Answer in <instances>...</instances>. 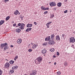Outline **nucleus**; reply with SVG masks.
<instances>
[{
	"mask_svg": "<svg viewBox=\"0 0 75 75\" xmlns=\"http://www.w3.org/2000/svg\"><path fill=\"white\" fill-rule=\"evenodd\" d=\"M1 48H2V49H3V48L4 47V49L5 50H7V49L8 48V45H7V44L6 43L1 44Z\"/></svg>",
	"mask_w": 75,
	"mask_h": 75,
	"instance_id": "obj_1",
	"label": "nucleus"
},
{
	"mask_svg": "<svg viewBox=\"0 0 75 75\" xmlns=\"http://www.w3.org/2000/svg\"><path fill=\"white\" fill-rule=\"evenodd\" d=\"M36 60H37V61L35 62L36 64H40L41 63V62L42 61V57H39L37 58Z\"/></svg>",
	"mask_w": 75,
	"mask_h": 75,
	"instance_id": "obj_2",
	"label": "nucleus"
},
{
	"mask_svg": "<svg viewBox=\"0 0 75 75\" xmlns=\"http://www.w3.org/2000/svg\"><path fill=\"white\" fill-rule=\"evenodd\" d=\"M69 41L70 42H72V43H74L75 42V39L74 37H72L70 38Z\"/></svg>",
	"mask_w": 75,
	"mask_h": 75,
	"instance_id": "obj_3",
	"label": "nucleus"
},
{
	"mask_svg": "<svg viewBox=\"0 0 75 75\" xmlns=\"http://www.w3.org/2000/svg\"><path fill=\"white\" fill-rule=\"evenodd\" d=\"M21 27H19L20 28L21 30H23L24 29L23 27H24V23H19V26Z\"/></svg>",
	"mask_w": 75,
	"mask_h": 75,
	"instance_id": "obj_4",
	"label": "nucleus"
},
{
	"mask_svg": "<svg viewBox=\"0 0 75 75\" xmlns=\"http://www.w3.org/2000/svg\"><path fill=\"white\" fill-rule=\"evenodd\" d=\"M51 40L52 41H55V39H54V34L51 35Z\"/></svg>",
	"mask_w": 75,
	"mask_h": 75,
	"instance_id": "obj_5",
	"label": "nucleus"
},
{
	"mask_svg": "<svg viewBox=\"0 0 75 75\" xmlns=\"http://www.w3.org/2000/svg\"><path fill=\"white\" fill-rule=\"evenodd\" d=\"M49 44L50 45H53L55 44V42L54 40H50L49 42Z\"/></svg>",
	"mask_w": 75,
	"mask_h": 75,
	"instance_id": "obj_6",
	"label": "nucleus"
},
{
	"mask_svg": "<svg viewBox=\"0 0 75 75\" xmlns=\"http://www.w3.org/2000/svg\"><path fill=\"white\" fill-rule=\"evenodd\" d=\"M56 40L57 41H60V38L59 35H58L56 36Z\"/></svg>",
	"mask_w": 75,
	"mask_h": 75,
	"instance_id": "obj_7",
	"label": "nucleus"
},
{
	"mask_svg": "<svg viewBox=\"0 0 75 75\" xmlns=\"http://www.w3.org/2000/svg\"><path fill=\"white\" fill-rule=\"evenodd\" d=\"M50 5L51 7L52 6H56V4L54 2H52L50 4Z\"/></svg>",
	"mask_w": 75,
	"mask_h": 75,
	"instance_id": "obj_8",
	"label": "nucleus"
},
{
	"mask_svg": "<svg viewBox=\"0 0 75 75\" xmlns=\"http://www.w3.org/2000/svg\"><path fill=\"white\" fill-rule=\"evenodd\" d=\"M45 41H51V38L50 36H48L45 39Z\"/></svg>",
	"mask_w": 75,
	"mask_h": 75,
	"instance_id": "obj_9",
	"label": "nucleus"
},
{
	"mask_svg": "<svg viewBox=\"0 0 75 75\" xmlns=\"http://www.w3.org/2000/svg\"><path fill=\"white\" fill-rule=\"evenodd\" d=\"M47 52V50L45 49H44L42 51V54H46Z\"/></svg>",
	"mask_w": 75,
	"mask_h": 75,
	"instance_id": "obj_10",
	"label": "nucleus"
},
{
	"mask_svg": "<svg viewBox=\"0 0 75 75\" xmlns=\"http://www.w3.org/2000/svg\"><path fill=\"white\" fill-rule=\"evenodd\" d=\"M9 65H10L9 63L7 62L5 64V67H6V68H8V67H9Z\"/></svg>",
	"mask_w": 75,
	"mask_h": 75,
	"instance_id": "obj_11",
	"label": "nucleus"
},
{
	"mask_svg": "<svg viewBox=\"0 0 75 75\" xmlns=\"http://www.w3.org/2000/svg\"><path fill=\"white\" fill-rule=\"evenodd\" d=\"M31 29H32V28H28L25 30V31L26 32H28V31H30V30H31Z\"/></svg>",
	"mask_w": 75,
	"mask_h": 75,
	"instance_id": "obj_12",
	"label": "nucleus"
},
{
	"mask_svg": "<svg viewBox=\"0 0 75 75\" xmlns=\"http://www.w3.org/2000/svg\"><path fill=\"white\" fill-rule=\"evenodd\" d=\"M38 45H34L32 46V48L33 49H34V48H35L37 47Z\"/></svg>",
	"mask_w": 75,
	"mask_h": 75,
	"instance_id": "obj_13",
	"label": "nucleus"
},
{
	"mask_svg": "<svg viewBox=\"0 0 75 75\" xmlns=\"http://www.w3.org/2000/svg\"><path fill=\"white\" fill-rule=\"evenodd\" d=\"M33 26V25L32 24H28L27 25V27H31Z\"/></svg>",
	"mask_w": 75,
	"mask_h": 75,
	"instance_id": "obj_14",
	"label": "nucleus"
},
{
	"mask_svg": "<svg viewBox=\"0 0 75 75\" xmlns=\"http://www.w3.org/2000/svg\"><path fill=\"white\" fill-rule=\"evenodd\" d=\"M18 67V66H16L14 67H13L12 68V69H17Z\"/></svg>",
	"mask_w": 75,
	"mask_h": 75,
	"instance_id": "obj_15",
	"label": "nucleus"
},
{
	"mask_svg": "<svg viewBox=\"0 0 75 75\" xmlns=\"http://www.w3.org/2000/svg\"><path fill=\"white\" fill-rule=\"evenodd\" d=\"M4 21L1 20L0 21V25H2L3 24H4Z\"/></svg>",
	"mask_w": 75,
	"mask_h": 75,
	"instance_id": "obj_16",
	"label": "nucleus"
},
{
	"mask_svg": "<svg viewBox=\"0 0 75 75\" xmlns=\"http://www.w3.org/2000/svg\"><path fill=\"white\" fill-rule=\"evenodd\" d=\"M57 6L58 7H61V3L59 2L57 4Z\"/></svg>",
	"mask_w": 75,
	"mask_h": 75,
	"instance_id": "obj_17",
	"label": "nucleus"
},
{
	"mask_svg": "<svg viewBox=\"0 0 75 75\" xmlns=\"http://www.w3.org/2000/svg\"><path fill=\"white\" fill-rule=\"evenodd\" d=\"M14 13L15 15H17V14H18V10H16V11Z\"/></svg>",
	"mask_w": 75,
	"mask_h": 75,
	"instance_id": "obj_18",
	"label": "nucleus"
},
{
	"mask_svg": "<svg viewBox=\"0 0 75 75\" xmlns=\"http://www.w3.org/2000/svg\"><path fill=\"white\" fill-rule=\"evenodd\" d=\"M32 74L33 75H35V74H36V72L35 71H32Z\"/></svg>",
	"mask_w": 75,
	"mask_h": 75,
	"instance_id": "obj_19",
	"label": "nucleus"
},
{
	"mask_svg": "<svg viewBox=\"0 0 75 75\" xmlns=\"http://www.w3.org/2000/svg\"><path fill=\"white\" fill-rule=\"evenodd\" d=\"M9 62L11 64H13L14 62V61L13 60H11Z\"/></svg>",
	"mask_w": 75,
	"mask_h": 75,
	"instance_id": "obj_20",
	"label": "nucleus"
},
{
	"mask_svg": "<svg viewBox=\"0 0 75 75\" xmlns=\"http://www.w3.org/2000/svg\"><path fill=\"white\" fill-rule=\"evenodd\" d=\"M9 18H10V17L9 16H7L6 18V21H7V20H9Z\"/></svg>",
	"mask_w": 75,
	"mask_h": 75,
	"instance_id": "obj_21",
	"label": "nucleus"
},
{
	"mask_svg": "<svg viewBox=\"0 0 75 75\" xmlns=\"http://www.w3.org/2000/svg\"><path fill=\"white\" fill-rule=\"evenodd\" d=\"M14 70H11L10 71V72L11 74H13V73H14Z\"/></svg>",
	"mask_w": 75,
	"mask_h": 75,
	"instance_id": "obj_22",
	"label": "nucleus"
},
{
	"mask_svg": "<svg viewBox=\"0 0 75 75\" xmlns=\"http://www.w3.org/2000/svg\"><path fill=\"white\" fill-rule=\"evenodd\" d=\"M54 48H52L51 49L50 51L51 52H54Z\"/></svg>",
	"mask_w": 75,
	"mask_h": 75,
	"instance_id": "obj_23",
	"label": "nucleus"
},
{
	"mask_svg": "<svg viewBox=\"0 0 75 75\" xmlns=\"http://www.w3.org/2000/svg\"><path fill=\"white\" fill-rule=\"evenodd\" d=\"M18 58V56H16V57L14 59V60H15V61H16V59H17Z\"/></svg>",
	"mask_w": 75,
	"mask_h": 75,
	"instance_id": "obj_24",
	"label": "nucleus"
},
{
	"mask_svg": "<svg viewBox=\"0 0 75 75\" xmlns=\"http://www.w3.org/2000/svg\"><path fill=\"white\" fill-rule=\"evenodd\" d=\"M64 65L65 66H67V65H68V64H67V62H65Z\"/></svg>",
	"mask_w": 75,
	"mask_h": 75,
	"instance_id": "obj_25",
	"label": "nucleus"
},
{
	"mask_svg": "<svg viewBox=\"0 0 75 75\" xmlns=\"http://www.w3.org/2000/svg\"><path fill=\"white\" fill-rule=\"evenodd\" d=\"M42 45H44V46H46V45H47V43H43Z\"/></svg>",
	"mask_w": 75,
	"mask_h": 75,
	"instance_id": "obj_26",
	"label": "nucleus"
},
{
	"mask_svg": "<svg viewBox=\"0 0 75 75\" xmlns=\"http://www.w3.org/2000/svg\"><path fill=\"white\" fill-rule=\"evenodd\" d=\"M16 32H17V33H19V29H17L16 30Z\"/></svg>",
	"mask_w": 75,
	"mask_h": 75,
	"instance_id": "obj_27",
	"label": "nucleus"
},
{
	"mask_svg": "<svg viewBox=\"0 0 75 75\" xmlns=\"http://www.w3.org/2000/svg\"><path fill=\"white\" fill-rule=\"evenodd\" d=\"M49 10V8H44V10Z\"/></svg>",
	"mask_w": 75,
	"mask_h": 75,
	"instance_id": "obj_28",
	"label": "nucleus"
},
{
	"mask_svg": "<svg viewBox=\"0 0 75 75\" xmlns=\"http://www.w3.org/2000/svg\"><path fill=\"white\" fill-rule=\"evenodd\" d=\"M22 42V40L21 39H19V43H21Z\"/></svg>",
	"mask_w": 75,
	"mask_h": 75,
	"instance_id": "obj_29",
	"label": "nucleus"
},
{
	"mask_svg": "<svg viewBox=\"0 0 75 75\" xmlns=\"http://www.w3.org/2000/svg\"><path fill=\"white\" fill-rule=\"evenodd\" d=\"M33 50H32L31 49H30L28 50V51H29V52H31Z\"/></svg>",
	"mask_w": 75,
	"mask_h": 75,
	"instance_id": "obj_30",
	"label": "nucleus"
},
{
	"mask_svg": "<svg viewBox=\"0 0 75 75\" xmlns=\"http://www.w3.org/2000/svg\"><path fill=\"white\" fill-rule=\"evenodd\" d=\"M57 73L58 75H60L61 74V72H60V71H58V72H57Z\"/></svg>",
	"mask_w": 75,
	"mask_h": 75,
	"instance_id": "obj_31",
	"label": "nucleus"
},
{
	"mask_svg": "<svg viewBox=\"0 0 75 75\" xmlns=\"http://www.w3.org/2000/svg\"><path fill=\"white\" fill-rule=\"evenodd\" d=\"M54 17V15H51V18H53V17Z\"/></svg>",
	"mask_w": 75,
	"mask_h": 75,
	"instance_id": "obj_32",
	"label": "nucleus"
},
{
	"mask_svg": "<svg viewBox=\"0 0 75 75\" xmlns=\"http://www.w3.org/2000/svg\"><path fill=\"white\" fill-rule=\"evenodd\" d=\"M47 13H48V11H45V12H44V14H47Z\"/></svg>",
	"mask_w": 75,
	"mask_h": 75,
	"instance_id": "obj_33",
	"label": "nucleus"
},
{
	"mask_svg": "<svg viewBox=\"0 0 75 75\" xmlns=\"http://www.w3.org/2000/svg\"><path fill=\"white\" fill-rule=\"evenodd\" d=\"M41 8L42 9V10H44V8L43 6H42L41 7Z\"/></svg>",
	"mask_w": 75,
	"mask_h": 75,
	"instance_id": "obj_34",
	"label": "nucleus"
},
{
	"mask_svg": "<svg viewBox=\"0 0 75 75\" xmlns=\"http://www.w3.org/2000/svg\"><path fill=\"white\" fill-rule=\"evenodd\" d=\"M9 0H4V1H5V2H7V1H8Z\"/></svg>",
	"mask_w": 75,
	"mask_h": 75,
	"instance_id": "obj_35",
	"label": "nucleus"
},
{
	"mask_svg": "<svg viewBox=\"0 0 75 75\" xmlns=\"http://www.w3.org/2000/svg\"><path fill=\"white\" fill-rule=\"evenodd\" d=\"M2 73V71H1L0 69V75H1Z\"/></svg>",
	"mask_w": 75,
	"mask_h": 75,
	"instance_id": "obj_36",
	"label": "nucleus"
},
{
	"mask_svg": "<svg viewBox=\"0 0 75 75\" xmlns=\"http://www.w3.org/2000/svg\"><path fill=\"white\" fill-rule=\"evenodd\" d=\"M68 12V11L67 10H66L65 11H64V13H67Z\"/></svg>",
	"mask_w": 75,
	"mask_h": 75,
	"instance_id": "obj_37",
	"label": "nucleus"
},
{
	"mask_svg": "<svg viewBox=\"0 0 75 75\" xmlns=\"http://www.w3.org/2000/svg\"><path fill=\"white\" fill-rule=\"evenodd\" d=\"M57 55H59V52H57Z\"/></svg>",
	"mask_w": 75,
	"mask_h": 75,
	"instance_id": "obj_38",
	"label": "nucleus"
},
{
	"mask_svg": "<svg viewBox=\"0 0 75 75\" xmlns=\"http://www.w3.org/2000/svg\"><path fill=\"white\" fill-rule=\"evenodd\" d=\"M54 10H57V8H54L53 9Z\"/></svg>",
	"mask_w": 75,
	"mask_h": 75,
	"instance_id": "obj_39",
	"label": "nucleus"
},
{
	"mask_svg": "<svg viewBox=\"0 0 75 75\" xmlns=\"http://www.w3.org/2000/svg\"><path fill=\"white\" fill-rule=\"evenodd\" d=\"M16 23H15L13 25V27H15V26H16Z\"/></svg>",
	"mask_w": 75,
	"mask_h": 75,
	"instance_id": "obj_40",
	"label": "nucleus"
},
{
	"mask_svg": "<svg viewBox=\"0 0 75 75\" xmlns=\"http://www.w3.org/2000/svg\"><path fill=\"white\" fill-rule=\"evenodd\" d=\"M50 25L49 23H47L46 25Z\"/></svg>",
	"mask_w": 75,
	"mask_h": 75,
	"instance_id": "obj_41",
	"label": "nucleus"
},
{
	"mask_svg": "<svg viewBox=\"0 0 75 75\" xmlns=\"http://www.w3.org/2000/svg\"><path fill=\"white\" fill-rule=\"evenodd\" d=\"M34 24L35 25H37V23L35 22H34Z\"/></svg>",
	"mask_w": 75,
	"mask_h": 75,
	"instance_id": "obj_42",
	"label": "nucleus"
},
{
	"mask_svg": "<svg viewBox=\"0 0 75 75\" xmlns=\"http://www.w3.org/2000/svg\"><path fill=\"white\" fill-rule=\"evenodd\" d=\"M65 35H64V34H62V37H64V36Z\"/></svg>",
	"mask_w": 75,
	"mask_h": 75,
	"instance_id": "obj_43",
	"label": "nucleus"
},
{
	"mask_svg": "<svg viewBox=\"0 0 75 75\" xmlns=\"http://www.w3.org/2000/svg\"><path fill=\"white\" fill-rule=\"evenodd\" d=\"M18 40H19V39H18V40L17 41V42H18V44H19V41H18Z\"/></svg>",
	"mask_w": 75,
	"mask_h": 75,
	"instance_id": "obj_44",
	"label": "nucleus"
},
{
	"mask_svg": "<svg viewBox=\"0 0 75 75\" xmlns=\"http://www.w3.org/2000/svg\"><path fill=\"white\" fill-rule=\"evenodd\" d=\"M74 45H72L71 46V47H72V48H74Z\"/></svg>",
	"mask_w": 75,
	"mask_h": 75,
	"instance_id": "obj_45",
	"label": "nucleus"
},
{
	"mask_svg": "<svg viewBox=\"0 0 75 75\" xmlns=\"http://www.w3.org/2000/svg\"><path fill=\"white\" fill-rule=\"evenodd\" d=\"M11 47H13V45H11Z\"/></svg>",
	"mask_w": 75,
	"mask_h": 75,
	"instance_id": "obj_46",
	"label": "nucleus"
},
{
	"mask_svg": "<svg viewBox=\"0 0 75 75\" xmlns=\"http://www.w3.org/2000/svg\"><path fill=\"white\" fill-rule=\"evenodd\" d=\"M51 23H52V22H50L49 23H49V24H50Z\"/></svg>",
	"mask_w": 75,
	"mask_h": 75,
	"instance_id": "obj_47",
	"label": "nucleus"
},
{
	"mask_svg": "<svg viewBox=\"0 0 75 75\" xmlns=\"http://www.w3.org/2000/svg\"><path fill=\"white\" fill-rule=\"evenodd\" d=\"M30 44H31V45H33L34 44L33 43H31Z\"/></svg>",
	"mask_w": 75,
	"mask_h": 75,
	"instance_id": "obj_48",
	"label": "nucleus"
},
{
	"mask_svg": "<svg viewBox=\"0 0 75 75\" xmlns=\"http://www.w3.org/2000/svg\"><path fill=\"white\" fill-rule=\"evenodd\" d=\"M20 31H21V29H19V32H20Z\"/></svg>",
	"mask_w": 75,
	"mask_h": 75,
	"instance_id": "obj_49",
	"label": "nucleus"
},
{
	"mask_svg": "<svg viewBox=\"0 0 75 75\" xmlns=\"http://www.w3.org/2000/svg\"><path fill=\"white\" fill-rule=\"evenodd\" d=\"M56 64H57V63L55 62V63H54V65H56Z\"/></svg>",
	"mask_w": 75,
	"mask_h": 75,
	"instance_id": "obj_50",
	"label": "nucleus"
},
{
	"mask_svg": "<svg viewBox=\"0 0 75 75\" xmlns=\"http://www.w3.org/2000/svg\"><path fill=\"white\" fill-rule=\"evenodd\" d=\"M47 28H49V25H47Z\"/></svg>",
	"mask_w": 75,
	"mask_h": 75,
	"instance_id": "obj_51",
	"label": "nucleus"
},
{
	"mask_svg": "<svg viewBox=\"0 0 75 75\" xmlns=\"http://www.w3.org/2000/svg\"><path fill=\"white\" fill-rule=\"evenodd\" d=\"M68 0H65V1H66V2H67V1Z\"/></svg>",
	"mask_w": 75,
	"mask_h": 75,
	"instance_id": "obj_52",
	"label": "nucleus"
},
{
	"mask_svg": "<svg viewBox=\"0 0 75 75\" xmlns=\"http://www.w3.org/2000/svg\"><path fill=\"white\" fill-rule=\"evenodd\" d=\"M23 18V17H21V16H20V18Z\"/></svg>",
	"mask_w": 75,
	"mask_h": 75,
	"instance_id": "obj_53",
	"label": "nucleus"
},
{
	"mask_svg": "<svg viewBox=\"0 0 75 75\" xmlns=\"http://www.w3.org/2000/svg\"><path fill=\"white\" fill-rule=\"evenodd\" d=\"M71 12H72V11H71V10H70V13H71Z\"/></svg>",
	"mask_w": 75,
	"mask_h": 75,
	"instance_id": "obj_54",
	"label": "nucleus"
},
{
	"mask_svg": "<svg viewBox=\"0 0 75 75\" xmlns=\"http://www.w3.org/2000/svg\"><path fill=\"white\" fill-rule=\"evenodd\" d=\"M30 75H33V74H32V73H31L30 74Z\"/></svg>",
	"mask_w": 75,
	"mask_h": 75,
	"instance_id": "obj_55",
	"label": "nucleus"
},
{
	"mask_svg": "<svg viewBox=\"0 0 75 75\" xmlns=\"http://www.w3.org/2000/svg\"><path fill=\"white\" fill-rule=\"evenodd\" d=\"M18 26H19V23L18 24Z\"/></svg>",
	"mask_w": 75,
	"mask_h": 75,
	"instance_id": "obj_56",
	"label": "nucleus"
},
{
	"mask_svg": "<svg viewBox=\"0 0 75 75\" xmlns=\"http://www.w3.org/2000/svg\"><path fill=\"white\" fill-rule=\"evenodd\" d=\"M49 64H51V62H49Z\"/></svg>",
	"mask_w": 75,
	"mask_h": 75,
	"instance_id": "obj_57",
	"label": "nucleus"
},
{
	"mask_svg": "<svg viewBox=\"0 0 75 75\" xmlns=\"http://www.w3.org/2000/svg\"><path fill=\"white\" fill-rule=\"evenodd\" d=\"M6 53H7V54H8V52H6Z\"/></svg>",
	"mask_w": 75,
	"mask_h": 75,
	"instance_id": "obj_58",
	"label": "nucleus"
},
{
	"mask_svg": "<svg viewBox=\"0 0 75 75\" xmlns=\"http://www.w3.org/2000/svg\"><path fill=\"white\" fill-rule=\"evenodd\" d=\"M16 27H18V26H16Z\"/></svg>",
	"mask_w": 75,
	"mask_h": 75,
	"instance_id": "obj_59",
	"label": "nucleus"
},
{
	"mask_svg": "<svg viewBox=\"0 0 75 75\" xmlns=\"http://www.w3.org/2000/svg\"><path fill=\"white\" fill-rule=\"evenodd\" d=\"M54 57H55V56H54Z\"/></svg>",
	"mask_w": 75,
	"mask_h": 75,
	"instance_id": "obj_60",
	"label": "nucleus"
},
{
	"mask_svg": "<svg viewBox=\"0 0 75 75\" xmlns=\"http://www.w3.org/2000/svg\"><path fill=\"white\" fill-rule=\"evenodd\" d=\"M19 14H20V13H19Z\"/></svg>",
	"mask_w": 75,
	"mask_h": 75,
	"instance_id": "obj_61",
	"label": "nucleus"
},
{
	"mask_svg": "<svg viewBox=\"0 0 75 75\" xmlns=\"http://www.w3.org/2000/svg\"><path fill=\"white\" fill-rule=\"evenodd\" d=\"M18 15H19V13H18Z\"/></svg>",
	"mask_w": 75,
	"mask_h": 75,
	"instance_id": "obj_62",
	"label": "nucleus"
}]
</instances>
